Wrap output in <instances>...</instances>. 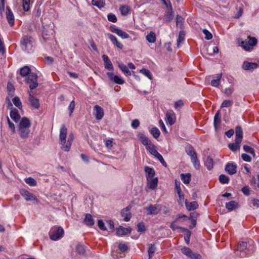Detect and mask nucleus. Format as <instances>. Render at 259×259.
<instances>
[{
	"instance_id": "nucleus-1",
	"label": "nucleus",
	"mask_w": 259,
	"mask_h": 259,
	"mask_svg": "<svg viewBox=\"0 0 259 259\" xmlns=\"http://www.w3.org/2000/svg\"><path fill=\"white\" fill-rule=\"evenodd\" d=\"M67 134V129L65 125L63 124L60 130L59 141L60 144L62 145L61 148L66 152H68L71 148L72 141L74 139L73 133L69 134L67 141L66 142V136Z\"/></svg>"
},
{
	"instance_id": "nucleus-2",
	"label": "nucleus",
	"mask_w": 259,
	"mask_h": 259,
	"mask_svg": "<svg viewBox=\"0 0 259 259\" xmlns=\"http://www.w3.org/2000/svg\"><path fill=\"white\" fill-rule=\"evenodd\" d=\"M30 126L31 121L29 118L23 117L21 119L18 124L17 132L22 139L25 140L28 138L30 133Z\"/></svg>"
},
{
	"instance_id": "nucleus-3",
	"label": "nucleus",
	"mask_w": 259,
	"mask_h": 259,
	"mask_svg": "<svg viewBox=\"0 0 259 259\" xmlns=\"http://www.w3.org/2000/svg\"><path fill=\"white\" fill-rule=\"evenodd\" d=\"M235 142L233 143H230L228 146L229 148L233 152H236L240 149V143L243 139V132L240 126H237L235 130Z\"/></svg>"
},
{
	"instance_id": "nucleus-4",
	"label": "nucleus",
	"mask_w": 259,
	"mask_h": 259,
	"mask_svg": "<svg viewBox=\"0 0 259 259\" xmlns=\"http://www.w3.org/2000/svg\"><path fill=\"white\" fill-rule=\"evenodd\" d=\"M227 107V100H224L222 104L221 109L219 110L215 113L214 120L213 125L216 132H218L221 129V117L222 115L226 114V110L224 109Z\"/></svg>"
},
{
	"instance_id": "nucleus-5",
	"label": "nucleus",
	"mask_w": 259,
	"mask_h": 259,
	"mask_svg": "<svg viewBox=\"0 0 259 259\" xmlns=\"http://www.w3.org/2000/svg\"><path fill=\"white\" fill-rule=\"evenodd\" d=\"M239 46L246 51H251L254 47L257 44V40L255 37H249L248 40H243L242 38L238 40Z\"/></svg>"
},
{
	"instance_id": "nucleus-6",
	"label": "nucleus",
	"mask_w": 259,
	"mask_h": 259,
	"mask_svg": "<svg viewBox=\"0 0 259 259\" xmlns=\"http://www.w3.org/2000/svg\"><path fill=\"white\" fill-rule=\"evenodd\" d=\"M64 233V230L61 227L55 226L51 229L49 236L51 240L56 241L61 238Z\"/></svg>"
},
{
	"instance_id": "nucleus-7",
	"label": "nucleus",
	"mask_w": 259,
	"mask_h": 259,
	"mask_svg": "<svg viewBox=\"0 0 259 259\" xmlns=\"http://www.w3.org/2000/svg\"><path fill=\"white\" fill-rule=\"evenodd\" d=\"M33 38L28 36H23L21 40V44L23 49L29 51L32 50Z\"/></svg>"
},
{
	"instance_id": "nucleus-8",
	"label": "nucleus",
	"mask_w": 259,
	"mask_h": 259,
	"mask_svg": "<svg viewBox=\"0 0 259 259\" xmlns=\"http://www.w3.org/2000/svg\"><path fill=\"white\" fill-rule=\"evenodd\" d=\"M27 82L29 84L31 90L35 89L38 86L37 76L36 74L31 73L29 74L26 79Z\"/></svg>"
},
{
	"instance_id": "nucleus-9",
	"label": "nucleus",
	"mask_w": 259,
	"mask_h": 259,
	"mask_svg": "<svg viewBox=\"0 0 259 259\" xmlns=\"http://www.w3.org/2000/svg\"><path fill=\"white\" fill-rule=\"evenodd\" d=\"M182 252L191 259H202V256L200 254L193 252L191 249L188 247H185L181 249Z\"/></svg>"
},
{
	"instance_id": "nucleus-10",
	"label": "nucleus",
	"mask_w": 259,
	"mask_h": 259,
	"mask_svg": "<svg viewBox=\"0 0 259 259\" xmlns=\"http://www.w3.org/2000/svg\"><path fill=\"white\" fill-rule=\"evenodd\" d=\"M147 211L148 215H156L157 214L161 209V206L159 204H155L154 205L150 204L144 208Z\"/></svg>"
},
{
	"instance_id": "nucleus-11",
	"label": "nucleus",
	"mask_w": 259,
	"mask_h": 259,
	"mask_svg": "<svg viewBox=\"0 0 259 259\" xmlns=\"http://www.w3.org/2000/svg\"><path fill=\"white\" fill-rule=\"evenodd\" d=\"M33 92L30 91L29 92L28 100L30 102L31 106L35 109H38L39 108L40 104L38 99L35 98L33 95Z\"/></svg>"
},
{
	"instance_id": "nucleus-12",
	"label": "nucleus",
	"mask_w": 259,
	"mask_h": 259,
	"mask_svg": "<svg viewBox=\"0 0 259 259\" xmlns=\"http://www.w3.org/2000/svg\"><path fill=\"white\" fill-rule=\"evenodd\" d=\"M93 114L97 120H101L104 115L103 109L99 105H96L94 107Z\"/></svg>"
},
{
	"instance_id": "nucleus-13",
	"label": "nucleus",
	"mask_w": 259,
	"mask_h": 259,
	"mask_svg": "<svg viewBox=\"0 0 259 259\" xmlns=\"http://www.w3.org/2000/svg\"><path fill=\"white\" fill-rule=\"evenodd\" d=\"M247 244L246 242H240L238 246L236 251V255L241 257L245 256V254L244 251L246 249Z\"/></svg>"
},
{
	"instance_id": "nucleus-14",
	"label": "nucleus",
	"mask_w": 259,
	"mask_h": 259,
	"mask_svg": "<svg viewBox=\"0 0 259 259\" xmlns=\"http://www.w3.org/2000/svg\"><path fill=\"white\" fill-rule=\"evenodd\" d=\"M258 67V64L256 63L244 61L243 63L242 68L245 70H253Z\"/></svg>"
},
{
	"instance_id": "nucleus-15",
	"label": "nucleus",
	"mask_w": 259,
	"mask_h": 259,
	"mask_svg": "<svg viewBox=\"0 0 259 259\" xmlns=\"http://www.w3.org/2000/svg\"><path fill=\"white\" fill-rule=\"evenodd\" d=\"M20 194L23 197H24L25 199L27 201H31L36 200V198L35 196H34L32 193L29 192L27 190L25 189L21 190Z\"/></svg>"
},
{
	"instance_id": "nucleus-16",
	"label": "nucleus",
	"mask_w": 259,
	"mask_h": 259,
	"mask_svg": "<svg viewBox=\"0 0 259 259\" xmlns=\"http://www.w3.org/2000/svg\"><path fill=\"white\" fill-rule=\"evenodd\" d=\"M107 76L111 80L118 84H122L124 83V80L117 75H114L113 72H108Z\"/></svg>"
},
{
	"instance_id": "nucleus-17",
	"label": "nucleus",
	"mask_w": 259,
	"mask_h": 259,
	"mask_svg": "<svg viewBox=\"0 0 259 259\" xmlns=\"http://www.w3.org/2000/svg\"><path fill=\"white\" fill-rule=\"evenodd\" d=\"M121 215L123 218V220L128 222L131 218V213L130 212V208L126 207L121 211Z\"/></svg>"
},
{
	"instance_id": "nucleus-18",
	"label": "nucleus",
	"mask_w": 259,
	"mask_h": 259,
	"mask_svg": "<svg viewBox=\"0 0 259 259\" xmlns=\"http://www.w3.org/2000/svg\"><path fill=\"white\" fill-rule=\"evenodd\" d=\"M137 137L146 148L152 143L150 139L143 133H139Z\"/></svg>"
},
{
	"instance_id": "nucleus-19",
	"label": "nucleus",
	"mask_w": 259,
	"mask_h": 259,
	"mask_svg": "<svg viewBox=\"0 0 259 259\" xmlns=\"http://www.w3.org/2000/svg\"><path fill=\"white\" fill-rule=\"evenodd\" d=\"M102 58L104 62L105 68L109 70H113V65L109 57L106 55H103Z\"/></svg>"
},
{
	"instance_id": "nucleus-20",
	"label": "nucleus",
	"mask_w": 259,
	"mask_h": 259,
	"mask_svg": "<svg viewBox=\"0 0 259 259\" xmlns=\"http://www.w3.org/2000/svg\"><path fill=\"white\" fill-rule=\"evenodd\" d=\"M6 17L8 23L11 26H13L14 24L15 19L13 12L10 8L8 7L6 8Z\"/></svg>"
},
{
	"instance_id": "nucleus-21",
	"label": "nucleus",
	"mask_w": 259,
	"mask_h": 259,
	"mask_svg": "<svg viewBox=\"0 0 259 259\" xmlns=\"http://www.w3.org/2000/svg\"><path fill=\"white\" fill-rule=\"evenodd\" d=\"M106 36L110 39L112 44L120 49H122L123 45L118 42L117 38L111 33H107Z\"/></svg>"
},
{
	"instance_id": "nucleus-22",
	"label": "nucleus",
	"mask_w": 259,
	"mask_h": 259,
	"mask_svg": "<svg viewBox=\"0 0 259 259\" xmlns=\"http://www.w3.org/2000/svg\"><path fill=\"white\" fill-rule=\"evenodd\" d=\"M11 118L15 122H19L20 119V115L19 113V112L17 109H12L10 114Z\"/></svg>"
},
{
	"instance_id": "nucleus-23",
	"label": "nucleus",
	"mask_w": 259,
	"mask_h": 259,
	"mask_svg": "<svg viewBox=\"0 0 259 259\" xmlns=\"http://www.w3.org/2000/svg\"><path fill=\"white\" fill-rule=\"evenodd\" d=\"M147 183L149 188L150 189H155L158 185V179L157 178L149 179L147 178Z\"/></svg>"
},
{
	"instance_id": "nucleus-24",
	"label": "nucleus",
	"mask_w": 259,
	"mask_h": 259,
	"mask_svg": "<svg viewBox=\"0 0 259 259\" xmlns=\"http://www.w3.org/2000/svg\"><path fill=\"white\" fill-rule=\"evenodd\" d=\"M131 230L130 228H124L122 226H120L116 229V234L118 236H123L131 233Z\"/></svg>"
},
{
	"instance_id": "nucleus-25",
	"label": "nucleus",
	"mask_w": 259,
	"mask_h": 259,
	"mask_svg": "<svg viewBox=\"0 0 259 259\" xmlns=\"http://www.w3.org/2000/svg\"><path fill=\"white\" fill-rule=\"evenodd\" d=\"M166 121L170 125H172L175 122V115L174 112L167 111L166 114Z\"/></svg>"
},
{
	"instance_id": "nucleus-26",
	"label": "nucleus",
	"mask_w": 259,
	"mask_h": 259,
	"mask_svg": "<svg viewBox=\"0 0 259 259\" xmlns=\"http://www.w3.org/2000/svg\"><path fill=\"white\" fill-rule=\"evenodd\" d=\"M185 151L187 154L190 156L191 159L197 157L194 149L191 145L187 146L185 148Z\"/></svg>"
},
{
	"instance_id": "nucleus-27",
	"label": "nucleus",
	"mask_w": 259,
	"mask_h": 259,
	"mask_svg": "<svg viewBox=\"0 0 259 259\" xmlns=\"http://www.w3.org/2000/svg\"><path fill=\"white\" fill-rule=\"evenodd\" d=\"M185 205L187 209L190 210H194L198 208V204L196 201L188 202L187 200L185 201Z\"/></svg>"
},
{
	"instance_id": "nucleus-28",
	"label": "nucleus",
	"mask_w": 259,
	"mask_h": 259,
	"mask_svg": "<svg viewBox=\"0 0 259 259\" xmlns=\"http://www.w3.org/2000/svg\"><path fill=\"white\" fill-rule=\"evenodd\" d=\"M237 172V165L235 163H228V174L232 175Z\"/></svg>"
},
{
	"instance_id": "nucleus-29",
	"label": "nucleus",
	"mask_w": 259,
	"mask_h": 259,
	"mask_svg": "<svg viewBox=\"0 0 259 259\" xmlns=\"http://www.w3.org/2000/svg\"><path fill=\"white\" fill-rule=\"evenodd\" d=\"M83 223L88 226H93L94 224V220L92 215L90 213L86 214Z\"/></svg>"
},
{
	"instance_id": "nucleus-30",
	"label": "nucleus",
	"mask_w": 259,
	"mask_h": 259,
	"mask_svg": "<svg viewBox=\"0 0 259 259\" xmlns=\"http://www.w3.org/2000/svg\"><path fill=\"white\" fill-rule=\"evenodd\" d=\"M144 170L147 174V179L153 178L155 175V171L153 168H151L148 166L144 167Z\"/></svg>"
},
{
	"instance_id": "nucleus-31",
	"label": "nucleus",
	"mask_w": 259,
	"mask_h": 259,
	"mask_svg": "<svg viewBox=\"0 0 259 259\" xmlns=\"http://www.w3.org/2000/svg\"><path fill=\"white\" fill-rule=\"evenodd\" d=\"M239 207V205L236 201L232 200L228 202V210L229 211L235 210Z\"/></svg>"
},
{
	"instance_id": "nucleus-32",
	"label": "nucleus",
	"mask_w": 259,
	"mask_h": 259,
	"mask_svg": "<svg viewBox=\"0 0 259 259\" xmlns=\"http://www.w3.org/2000/svg\"><path fill=\"white\" fill-rule=\"evenodd\" d=\"M118 67L126 76H131V72L129 70L128 67L122 63H118Z\"/></svg>"
},
{
	"instance_id": "nucleus-33",
	"label": "nucleus",
	"mask_w": 259,
	"mask_h": 259,
	"mask_svg": "<svg viewBox=\"0 0 259 259\" xmlns=\"http://www.w3.org/2000/svg\"><path fill=\"white\" fill-rule=\"evenodd\" d=\"M174 18L173 12L171 8L166 13L164 16L163 20L166 22H170Z\"/></svg>"
},
{
	"instance_id": "nucleus-34",
	"label": "nucleus",
	"mask_w": 259,
	"mask_h": 259,
	"mask_svg": "<svg viewBox=\"0 0 259 259\" xmlns=\"http://www.w3.org/2000/svg\"><path fill=\"white\" fill-rule=\"evenodd\" d=\"M181 218H187V216H186V215H184V214H183V215H179V216H178V217L177 218V219H176V221H175L174 222H172V223H171L170 225V228H171L172 230L175 231V230H176V229H179V228L181 229H182V230H185V228H182V227H179L178 226H177V225H176V221H177V220H179V219H181Z\"/></svg>"
},
{
	"instance_id": "nucleus-35",
	"label": "nucleus",
	"mask_w": 259,
	"mask_h": 259,
	"mask_svg": "<svg viewBox=\"0 0 259 259\" xmlns=\"http://www.w3.org/2000/svg\"><path fill=\"white\" fill-rule=\"evenodd\" d=\"M146 40L150 43H154L156 41V35L153 31H150L146 36Z\"/></svg>"
},
{
	"instance_id": "nucleus-36",
	"label": "nucleus",
	"mask_w": 259,
	"mask_h": 259,
	"mask_svg": "<svg viewBox=\"0 0 259 259\" xmlns=\"http://www.w3.org/2000/svg\"><path fill=\"white\" fill-rule=\"evenodd\" d=\"M146 148L154 157L158 153L156 149L155 146L152 144V143L149 144V145H148Z\"/></svg>"
},
{
	"instance_id": "nucleus-37",
	"label": "nucleus",
	"mask_w": 259,
	"mask_h": 259,
	"mask_svg": "<svg viewBox=\"0 0 259 259\" xmlns=\"http://www.w3.org/2000/svg\"><path fill=\"white\" fill-rule=\"evenodd\" d=\"M185 33L183 31H180L179 36L177 38V47L179 48L181 44L185 40Z\"/></svg>"
},
{
	"instance_id": "nucleus-38",
	"label": "nucleus",
	"mask_w": 259,
	"mask_h": 259,
	"mask_svg": "<svg viewBox=\"0 0 259 259\" xmlns=\"http://www.w3.org/2000/svg\"><path fill=\"white\" fill-rule=\"evenodd\" d=\"M181 178L182 180L183 181V183L185 184H188L190 183L191 181V174H182L181 175Z\"/></svg>"
},
{
	"instance_id": "nucleus-39",
	"label": "nucleus",
	"mask_w": 259,
	"mask_h": 259,
	"mask_svg": "<svg viewBox=\"0 0 259 259\" xmlns=\"http://www.w3.org/2000/svg\"><path fill=\"white\" fill-rule=\"evenodd\" d=\"M30 72V68L27 66H25L20 69V73L22 76H26L29 74Z\"/></svg>"
},
{
	"instance_id": "nucleus-40",
	"label": "nucleus",
	"mask_w": 259,
	"mask_h": 259,
	"mask_svg": "<svg viewBox=\"0 0 259 259\" xmlns=\"http://www.w3.org/2000/svg\"><path fill=\"white\" fill-rule=\"evenodd\" d=\"M222 74L219 73L217 75L216 78H214L211 81V85L213 87H218L220 84V81L222 78Z\"/></svg>"
},
{
	"instance_id": "nucleus-41",
	"label": "nucleus",
	"mask_w": 259,
	"mask_h": 259,
	"mask_svg": "<svg viewBox=\"0 0 259 259\" xmlns=\"http://www.w3.org/2000/svg\"><path fill=\"white\" fill-rule=\"evenodd\" d=\"M92 4L99 8L104 7L105 3V0H92Z\"/></svg>"
},
{
	"instance_id": "nucleus-42",
	"label": "nucleus",
	"mask_w": 259,
	"mask_h": 259,
	"mask_svg": "<svg viewBox=\"0 0 259 259\" xmlns=\"http://www.w3.org/2000/svg\"><path fill=\"white\" fill-rule=\"evenodd\" d=\"M150 132L155 139L158 138L160 134V131L156 127L151 128L150 130Z\"/></svg>"
},
{
	"instance_id": "nucleus-43",
	"label": "nucleus",
	"mask_w": 259,
	"mask_h": 259,
	"mask_svg": "<svg viewBox=\"0 0 259 259\" xmlns=\"http://www.w3.org/2000/svg\"><path fill=\"white\" fill-rule=\"evenodd\" d=\"M205 165L208 170L211 169L213 165V159L209 157H207L205 161Z\"/></svg>"
},
{
	"instance_id": "nucleus-44",
	"label": "nucleus",
	"mask_w": 259,
	"mask_h": 259,
	"mask_svg": "<svg viewBox=\"0 0 259 259\" xmlns=\"http://www.w3.org/2000/svg\"><path fill=\"white\" fill-rule=\"evenodd\" d=\"M7 122L9 130L11 131L12 134L16 133V128L14 124L10 120L9 118L7 117Z\"/></svg>"
},
{
	"instance_id": "nucleus-45",
	"label": "nucleus",
	"mask_w": 259,
	"mask_h": 259,
	"mask_svg": "<svg viewBox=\"0 0 259 259\" xmlns=\"http://www.w3.org/2000/svg\"><path fill=\"white\" fill-rule=\"evenodd\" d=\"M243 148L245 151L253 155V156H255V153L254 150L253 148L247 145H244Z\"/></svg>"
},
{
	"instance_id": "nucleus-46",
	"label": "nucleus",
	"mask_w": 259,
	"mask_h": 259,
	"mask_svg": "<svg viewBox=\"0 0 259 259\" xmlns=\"http://www.w3.org/2000/svg\"><path fill=\"white\" fill-rule=\"evenodd\" d=\"M140 72L146 76L150 79H152V74L149 70L145 68H142L140 70Z\"/></svg>"
},
{
	"instance_id": "nucleus-47",
	"label": "nucleus",
	"mask_w": 259,
	"mask_h": 259,
	"mask_svg": "<svg viewBox=\"0 0 259 259\" xmlns=\"http://www.w3.org/2000/svg\"><path fill=\"white\" fill-rule=\"evenodd\" d=\"M25 182L30 186H35L37 184L36 181L31 177L25 179Z\"/></svg>"
},
{
	"instance_id": "nucleus-48",
	"label": "nucleus",
	"mask_w": 259,
	"mask_h": 259,
	"mask_svg": "<svg viewBox=\"0 0 259 259\" xmlns=\"http://www.w3.org/2000/svg\"><path fill=\"white\" fill-rule=\"evenodd\" d=\"M13 102L15 106L19 109L22 108V103L20 99L18 97H15L13 99Z\"/></svg>"
},
{
	"instance_id": "nucleus-49",
	"label": "nucleus",
	"mask_w": 259,
	"mask_h": 259,
	"mask_svg": "<svg viewBox=\"0 0 259 259\" xmlns=\"http://www.w3.org/2000/svg\"><path fill=\"white\" fill-rule=\"evenodd\" d=\"M155 251V247H154V245L150 244L149 245V247L148 250L149 259H150L153 256Z\"/></svg>"
},
{
	"instance_id": "nucleus-50",
	"label": "nucleus",
	"mask_w": 259,
	"mask_h": 259,
	"mask_svg": "<svg viewBox=\"0 0 259 259\" xmlns=\"http://www.w3.org/2000/svg\"><path fill=\"white\" fill-rule=\"evenodd\" d=\"M121 13L122 15H126L130 11V8L127 6H122L120 8Z\"/></svg>"
},
{
	"instance_id": "nucleus-51",
	"label": "nucleus",
	"mask_w": 259,
	"mask_h": 259,
	"mask_svg": "<svg viewBox=\"0 0 259 259\" xmlns=\"http://www.w3.org/2000/svg\"><path fill=\"white\" fill-rule=\"evenodd\" d=\"M30 0H22V6L23 9L27 11L29 10Z\"/></svg>"
},
{
	"instance_id": "nucleus-52",
	"label": "nucleus",
	"mask_w": 259,
	"mask_h": 259,
	"mask_svg": "<svg viewBox=\"0 0 259 259\" xmlns=\"http://www.w3.org/2000/svg\"><path fill=\"white\" fill-rule=\"evenodd\" d=\"M119 36L121 37L122 38H127L130 37V35L127 33L123 31L122 30L120 29L119 31L116 34Z\"/></svg>"
},
{
	"instance_id": "nucleus-53",
	"label": "nucleus",
	"mask_w": 259,
	"mask_h": 259,
	"mask_svg": "<svg viewBox=\"0 0 259 259\" xmlns=\"http://www.w3.org/2000/svg\"><path fill=\"white\" fill-rule=\"evenodd\" d=\"M194 167L198 169L199 168L200 164L197 156L191 159Z\"/></svg>"
},
{
	"instance_id": "nucleus-54",
	"label": "nucleus",
	"mask_w": 259,
	"mask_h": 259,
	"mask_svg": "<svg viewBox=\"0 0 259 259\" xmlns=\"http://www.w3.org/2000/svg\"><path fill=\"white\" fill-rule=\"evenodd\" d=\"M138 232H144L145 231V227L143 222H140L137 225Z\"/></svg>"
},
{
	"instance_id": "nucleus-55",
	"label": "nucleus",
	"mask_w": 259,
	"mask_h": 259,
	"mask_svg": "<svg viewBox=\"0 0 259 259\" xmlns=\"http://www.w3.org/2000/svg\"><path fill=\"white\" fill-rule=\"evenodd\" d=\"M155 158H157L159 161L160 162H161V163L165 167H166L167 166V164H166V163L165 162V161H164L163 157L162 156V155L160 154V153H158L155 156Z\"/></svg>"
},
{
	"instance_id": "nucleus-56",
	"label": "nucleus",
	"mask_w": 259,
	"mask_h": 259,
	"mask_svg": "<svg viewBox=\"0 0 259 259\" xmlns=\"http://www.w3.org/2000/svg\"><path fill=\"white\" fill-rule=\"evenodd\" d=\"M203 32L205 34V38L206 39L210 40L212 38V34L209 31H208L207 29H203Z\"/></svg>"
},
{
	"instance_id": "nucleus-57",
	"label": "nucleus",
	"mask_w": 259,
	"mask_h": 259,
	"mask_svg": "<svg viewBox=\"0 0 259 259\" xmlns=\"http://www.w3.org/2000/svg\"><path fill=\"white\" fill-rule=\"evenodd\" d=\"M107 18L108 21L112 22L115 23L117 21V18L116 16L112 13L109 14L107 16Z\"/></svg>"
},
{
	"instance_id": "nucleus-58",
	"label": "nucleus",
	"mask_w": 259,
	"mask_h": 259,
	"mask_svg": "<svg viewBox=\"0 0 259 259\" xmlns=\"http://www.w3.org/2000/svg\"><path fill=\"white\" fill-rule=\"evenodd\" d=\"M76 251L79 254H83L85 252L84 246L81 244H77L76 246Z\"/></svg>"
},
{
	"instance_id": "nucleus-59",
	"label": "nucleus",
	"mask_w": 259,
	"mask_h": 259,
	"mask_svg": "<svg viewBox=\"0 0 259 259\" xmlns=\"http://www.w3.org/2000/svg\"><path fill=\"white\" fill-rule=\"evenodd\" d=\"M74 108H75V101H74V100H72L71 102V103H70L69 107H68V109L70 111L69 116H71L72 113H73V112L74 111Z\"/></svg>"
},
{
	"instance_id": "nucleus-60",
	"label": "nucleus",
	"mask_w": 259,
	"mask_h": 259,
	"mask_svg": "<svg viewBox=\"0 0 259 259\" xmlns=\"http://www.w3.org/2000/svg\"><path fill=\"white\" fill-rule=\"evenodd\" d=\"M250 184L252 186L259 188V175L257 176V183L256 182L255 178L253 177L251 180Z\"/></svg>"
},
{
	"instance_id": "nucleus-61",
	"label": "nucleus",
	"mask_w": 259,
	"mask_h": 259,
	"mask_svg": "<svg viewBox=\"0 0 259 259\" xmlns=\"http://www.w3.org/2000/svg\"><path fill=\"white\" fill-rule=\"evenodd\" d=\"M184 231H186V233L185 236V240L187 244H189V241H190V237L191 235V232L188 230L186 229H185V230H184Z\"/></svg>"
},
{
	"instance_id": "nucleus-62",
	"label": "nucleus",
	"mask_w": 259,
	"mask_h": 259,
	"mask_svg": "<svg viewBox=\"0 0 259 259\" xmlns=\"http://www.w3.org/2000/svg\"><path fill=\"white\" fill-rule=\"evenodd\" d=\"M241 157L244 161L247 162H250L251 161V157L247 154L243 153L241 155Z\"/></svg>"
},
{
	"instance_id": "nucleus-63",
	"label": "nucleus",
	"mask_w": 259,
	"mask_h": 259,
	"mask_svg": "<svg viewBox=\"0 0 259 259\" xmlns=\"http://www.w3.org/2000/svg\"><path fill=\"white\" fill-rule=\"evenodd\" d=\"M98 226L99 228L102 230L105 231L106 230V228L105 226V224L103 222V221L101 220H98Z\"/></svg>"
},
{
	"instance_id": "nucleus-64",
	"label": "nucleus",
	"mask_w": 259,
	"mask_h": 259,
	"mask_svg": "<svg viewBox=\"0 0 259 259\" xmlns=\"http://www.w3.org/2000/svg\"><path fill=\"white\" fill-rule=\"evenodd\" d=\"M119 249L122 252L125 251L128 247L124 243H119L118 245Z\"/></svg>"
}]
</instances>
